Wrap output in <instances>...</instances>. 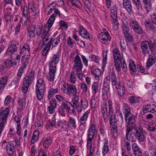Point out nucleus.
Masks as SVG:
<instances>
[{
    "instance_id": "f257e3e1",
    "label": "nucleus",
    "mask_w": 156,
    "mask_h": 156,
    "mask_svg": "<svg viewBox=\"0 0 156 156\" xmlns=\"http://www.w3.org/2000/svg\"><path fill=\"white\" fill-rule=\"evenodd\" d=\"M135 133L132 132L129 135V140L131 142H135L137 139L140 143H144L146 141V136L143 132L141 126H137L134 128Z\"/></svg>"
},
{
    "instance_id": "f03ea898",
    "label": "nucleus",
    "mask_w": 156,
    "mask_h": 156,
    "mask_svg": "<svg viewBox=\"0 0 156 156\" xmlns=\"http://www.w3.org/2000/svg\"><path fill=\"white\" fill-rule=\"evenodd\" d=\"M26 9L25 10V7H24L23 11V16L21 19L20 20L21 22L24 25H27V15L28 13L30 15V13H31L33 15L35 16L39 12L38 9L36 8L34 5L32 3H29L28 7H26Z\"/></svg>"
},
{
    "instance_id": "7ed1b4c3",
    "label": "nucleus",
    "mask_w": 156,
    "mask_h": 156,
    "mask_svg": "<svg viewBox=\"0 0 156 156\" xmlns=\"http://www.w3.org/2000/svg\"><path fill=\"white\" fill-rule=\"evenodd\" d=\"M56 16V15L55 13L52 14L49 18L47 23L44 27L42 35L44 43L45 41H47L49 39L48 33L55 21Z\"/></svg>"
},
{
    "instance_id": "20e7f679",
    "label": "nucleus",
    "mask_w": 156,
    "mask_h": 156,
    "mask_svg": "<svg viewBox=\"0 0 156 156\" xmlns=\"http://www.w3.org/2000/svg\"><path fill=\"white\" fill-rule=\"evenodd\" d=\"M17 48L16 45L11 44L8 47L5 53L6 55L10 56L11 58L16 59L18 62L20 58L19 54H17Z\"/></svg>"
},
{
    "instance_id": "39448f33",
    "label": "nucleus",
    "mask_w": 156,
    "mask_h": 156,
    "mask_svg": "<svg viewBox=\"0 0 156 156\" xmlns=\"http://www.w3.org/2000/svg\"><path fill=\"white\" fill-rule=\"evenodd\" d=\"M110 117L109 122L110 126H115L117 125V122L118 120L119 117L122 120H123L122 114L118 107H116L115 114L112 113L109 115Z\"/></svg>"
},
{
    "instance_id": "423d86ee",
    "label": "nucleus",
    "mask_w": 156,
    "mask_h": 156,
    "mask_svg": "<svg viewBox=\"0 0 156 156\" xmlns=\"http://www.w3.org/2000/svg\"><path fill=\"white\" fill-rule=\"evenodd\" d=\"M129 25L130 28L137 34H142L144 33L143 29L136 20L130 19Z\"/></svg>"
},
{
    "instance_id": "0eeeda50",
    "label": "nucleus",
    "mask_w": 156,
    "mask_h": 156,
    "mask_svg": "<svg viewBox=\"0 0 156 156\" xmlns=\"http://www.w3.org/2000/svg\"><path fill=\"white\" fill-rule=\"evenodd\" d=\"M2 147L5 149L7 152L9 156L13 155L14 151V147L13 145L5 140H3L1 143Z\"/></svg>"
},
{
    "instance_id": "6e6552de",
    "label": "nucleus",
    "mask_w": 156,
    "mask_h": 156,
    "mask_svg": "<svg viewBox=\"0 0 156 156\" xmlns=\"http://www.w3.org/2000/svg\"><path fill=\"white\" fill-rule=\"evenodd\" d=\"M73 68L76 72H81L83 68V65L80 57L76 55L74 60Z\"/></svg>"
},
{
    "instance_id": "1a4fd4ad",
    "label": "nucleus",
    "mask_w": 156,
    "mask_h": 156,
    "mask_svg": "<svg viewBox=\"0 0 156 156\" xmlns=\"http://www.w3.org/2000/svg\"><path fill=\"white\" fill-rule=\"evenodd\" d=\"M97 133V130L96 125L94 123H90L87 131V139L93 140Z\"/></svg>"
},
{
    "instance_id": "9d476101",
    "label": "nucleus",
    "mask_w": 156,
    "mask_h": 156,
    "mask_svg": "<svg viewBox=\"0 0 156 156\" xmlns=\"http://www.w3.org/2000/svg\"><path fill=\"white\" fill-rule=\"evenodd\" d=\"M9 112V107H6L4 110L0 111V123L6 124Z\"/></svg>"
},
{
    "instance_id": "9b49d317",
    "label": "nucleus",
    "mask_w": 156,
    "mask_h": 156,
    "mask_svg": "<svg viewBox=\"0 0 156 156\" xmlns=\"http://www.w3.org/2000/svg\"><path fill=\"white\" fill-rule=\"evenodd\" d=\"M49 73L47 75V78L48 81L53 82L56 71V66L49 65Z\"/></svg>"
},
{
    "instance_id": "f8f14e48",
    "label": "nucleus",
    "mask_w": 156,
    "mask_h": 156,
    "mask_svg": "<svg viewBox=\"0 0 156 156\" xmlns=\"http://www.w3.org/2000/svg\"><path fill=\"white\" fill-rule=\"evenodd\" d=\"M98 38L99 41L105 45L108 44L109 42L111 41L112 37L110 36L105 35L103 34L102 32L99 33L98 35Z\"/></svg>"
},
{
    "instance_id": "ddd939ff",
    "label": "nucleus",
    "mask_w": 156,
    "mask_h": 156,
    "mask_svg": "<svg viewBox=\"0 0 156 156\" xmlns=\"http://www.w3.org/2000/svg\"><path fill=\"white\" fill-rule=\"evenodd\" d=\"M151 41H148L147 40H144L142 41L140 44L142 53L145 55L149 52L148 48Z\"/></svg>"
},
{
    "instance_id": "4468645a",
    "label": "nucleus",
    "mask_w": 156,
    "mask_h": 156,
    "mask_svg": "<svg viewBox=\"0 0 156 156\" xmlns=\"http://www.w3.org/2000/svg\"><path fill=\"white\" fill-rule=\"evenodd\" d=\"M90 112V110L86 111L80 118L79 120V127H80L82 125L84 126L86 124V121L88 119Z\"/></svg>"
},
{
    "instance_id": "2eb2a0df",
    "label": "nucleus",
    "mask_w": 156,
    "mask_h": 156,
    "mask_svg": "<svg viewBox=\"0 0 156 156\" xmlns=\"http://www.w3.org/2000/svg\"><path fill=\"white\" fill-rule=\"evenodd\" d=\"M136 116L133 115L125 118L126 126L134 127L136 125Z\"/></svg>"
},
{
    "instance_id": "dca6fc26",
    "label": "nucleus",
    "mask_w": 156,
    "mask_h": 156,
    "mask_svg": "<svg viewBox=\"0 0 156 156\" xmlns=\"http://www.w3.org/2000/svg\"><path fill=\"white\" fill-rule=\"evenodd\" d=\"M80 105L78 106L77 112L80 113L82 112L83 109H85L88 107L89 105L88 101L86 98H82L80 99Z\"/></svg>"
},
{
    "instance_id": "f3484780",
    "label": "nucleus",
    "mask_w": 156,
    "mask_h": 156,
    "mask_svg": "<svg viewBox=\"0 0 156 156\" xmlns=\"http://www.w3.org/2000/svg\"><path fill=\"white\" fill-rule=\"evenodd\" d=\"M78 27L79 28L78 31L80 35L83 38L90 41V34L81 25H79Z\"/></svg>"
},
{
    "instance_id": "a211bd4d",
    "label": "nucleus",
    "mask_w": 156,
    "mask_h": 156,
    "mask_svg": "<svg viewBox=\"0 0 156 156\" xmlns=\"http://www.w3.org/2000/svg\"><path fill=\"white\" fill-rule=\"evenodd\" d=\"M58 128L62 131H68L69 129V125L64 121L59 120L57 122Z\"/></svg>"
},
{
    "instance_id": "6ab92c4d",
    "label": "nucleus",
    "mask_w": 156,
    "mask_h": 156,
    "mask_svg": "<svg viewBox=\"0 0 156 156\" xmlns=\"http://www.w3.org/2000/svg\"><path fill=\"white\" fill-rule=\"evenodd\" d=\"M32 81L25 77L23 79V84L22 86V91L24 94L26 93L28 90L29 86L30 85Z\"/></svg>"
},
{
    "instance_id": "aec40b11",
    "label": "nucleus",
    "mask_w": 156,
    "mask_h": 156,
    "mask_svg": "<svg viewBox=\"0 0 156 156\" xmlns=\"http://www.w3.org/2000/svg\"><path fill=\"white\" fill-rule=\"evenodd\" d=\"M132 150L135 156H141L142 151L137 144L134 143L132 145Z\"/></svg>"
},
{
    "instance_id": "412c9836",
    "label": "nucleus",
    "mask_w": 156,
    "mask_h": 156,
    "mask_svg": "<svg viewBox=\"0 0 156 156\" xmlns=\"http://www.w3.org/2000/svg\"><path fill=\"white\" fill-rule=\"evenodd\" d=\"M143 111L144 113L147 112L154 113L156 112V106L154 104H148L143 107Z\"/></svg>"
},
{
    "instance_id": "4be33fe9",
    "label": "nucleus",
    "mask_w": 156,
    "mask_h": 156,
    "mask_svg": "<svg viewBox=\"0 0 156 156\" xmlns=\"http://www.w3.org/2000/svg\"><path fill=\"white\" fill-rule=\"evenodd\" d=\"M67 91L68 94L73 95H76L77 93L76 88L75 85L67 83Z\"/></svg>"
},
{
    "instance_id": "5701e85b",
    "label": "nucleus",
    "mask_w": 156,
    "mask_h": 156,
    "mask_svg": "<svg viewBox=\"0 0 156 156\" xmlns=\"http://www.w3.org/2000/svg\"><path fill=\"white\" fill-rule=\"evenodd\" d=\"M70 105H71L70 102L66 100H64L60 106L63 107L65 109H66L70 114H73L75 112V110L73 108L71 109Z\"/></svg>"
},
{
    "instance_id": "b1692460",
    "label": "nucleus",
    "mask_w": 156,
    "mask_h": 156,
    "mask_svg": "<svg viewBox=\"0 0 156 156\" xmlns=\"http://www.w3.org/2000/svg\"><path fill=\"white\" fill-rule=\"evenodd\" d=\"M12 59L11 60H6L3 63L2 65L5 68H9L12 66H16L17 63V62L16 61L15 59H13V58H12Z\"/></svg>"
},
{
    "instance_id": "393cba45",
    "label": "nucleus",
    "mask_w": 156,
    "mask_h": 156,
    "mask_svg": "<svg viewBox=\"0 0 156 156\" xmlns=\"http://www.w3.org/2000/svg\"><path fill=\"white\" fill-rule=\"evenodd\" d=\"M156 61V57L154 54L150 55L147 59L146 63V67L147 68L152 66L154 64Z\"/></svg>"
},
{
    "instance_id": "a878e982",
    "label": "nucleus",
    "mask_w": 156,
    "mask_h": 156,
    "mask_svg": "<svg viewBox=\"0 0 156 156\" xmlns=\"http://www.w3.org/2000/svg\"><path fill=\"white\" fill-rule=\"evenodd\" d=\"M123 6L130 13L133 12L132 5L129 0H123Z\"/></svg>"
},
{
    "instance_id": "bb28decb",
    "label": "nucleus",
    "mask_w": 156,
    "mask_h": 156,
    "mask_svg": "<svg viewBox=\"0 0 156 156\" xmlns=\"http://www.w3.org/2000/svg\"><path fill=\"white\" fill-rule=\"evenodd\" d=\"M73 97L72 99L71 103V105L74 109H76L77 111L78 106L79 105V97L76 95H73Z\"/></svg>"
},
{
    "instance_id": "cd10ccee",
    "label": "nucleus",
    "mask_w": 156,
    "mask_h": 156,
    "mask_svg": "<svg viewBox=\"0 0 156 156\" xmlns=\"http://www.w3.org/2000/svg\"><path fill=\"white\" fill-rule=\"evenodd\" d=\"M26 100L24 98H19L18 102L17 112L21 113L25 107Z\"/></svg>"
},
{
    "instance_id": "c85d7f7f",
    "label": "nucleus",
    "mask_w": 156,
    "mask_h": 156,
    "mask_svg": "<svg viewBox=\"0 0 156 156\" xmlns=\"http://www.w3.org/2000/svg\"><path fill=\"white\" fill-rule=\"evenodd\" d=\"M114 60H121V55L119 50L116 47L114 48L112 50Z\"/></svg>"
},
{
    "instance_id": "c756f323",
    "label": "nucleus",
    "mask_w": 156,
    "mask_h": 156,
    "mask_svg": "<svg viewBox=\"0 0 156 156\" xmlns=\"http://www.w3.org/2000/svg\"><path fill=\"white\" fill-rule=\"evenodd\" d=\"M53 138L50 136H46L44 139L43 147L46 148H48L49 146L51 145L52 142Z\"/></svg>"
},
{
    "instance_id": "7c9ffc66",
    "label": "nucleus",
    "mask_w": 156,
    "mask_h": 156,
    "mask_svg": "<svg viewBox=\"0 0 156 156\" xmlns=\"http://www.w3.org/2000/svg\"><path fill=\"white\" fill-rule=\"evenodd\" d=\"M45 89L36 88V96L39 100H42L44 96Z\"/></svg>"
},
{
    "instance_id": "2f4dec72",
    "label": "nucleus",
    "mask_w": 156,
    "mask_h": 156,
    "mask_svg": "<svg viewBox=\"0 0 156 156\" xmlns=\"http://www.w3.org/2000/svg\"><path fill=\"white\" fill-rule=\"evenodd\" d=\"M30 48L27 43H25L22 47L20 52V54L23 53L27 57H29L30 55Z\"/></svg>"
},
{
    "instance_id": "473e14b6",
    "label": "nucleus",
    "mask_w": 156,
    "mask_h": 156,
    "mask_svg": "<svg viewBox=\"0 0 156 156\" xmlns=\"http://www.w3.org/2000/svg\"><path fill=\"white\" fill-rule=\"evenodd\" d=\"M103 144V146L102 148V152L103 156H105L108 152L109 151L108 146V141L107 139L105 138L104 139Z\"/></svg>"
},
{
    "instance_id": "72a5a7b5",
    "label": "nucleus",
    "mask_w": 156,
    "mask_h": 156,
    "mask_svg": "<svg viewBox=\"0 0 156 156\" xmlns=\"http://www.w3.org/2000/svg\"><path fill=\"white\" fill-rule=\"evenodd\" d=\"M59 56L58 54H55L53 55L52 60L50 62L49 65L51 66H56L59 61Z\"/></svg>"
},
{
    "instance_id": "f704fd0d",
    "label": "nucleus",
    "mask_w": 156,
    "mask_h": 156,
    "mask_svg": "<svg viewBox=\"0 0 156 156\" xmlns=\"http://www.w3.org/2000/svg\"><path fill=\"white\" fill-rule=\"evenodd\" d=\"M129 69L132 74L134 75L136 73V66L134 61L130 59L129 60Z\"/></svg>"
},
{
    "instance_id": "c9c22d12",
    "label": "nucleus",
    "mask_w": 156,
    "mask_h": 156,
    "mask_svg": "<svg viewBox=\"0 0 156 156\" xmlns=\"http://www.w3.org/2000/svg\"><path fill=\"white\" fill-rule=\"evenodd\" d=\"M60 37L61 35H59L54 39L51 38L48 44H50L51 47V45L53 47H55L60 42Z\"/></svg>"
},
{
    "instance_id": "e433bc0d",
    "label": "nucleus",
    "mask_w": 156,
    "mask_h": 156,
    "mask_svg": "<svg viewBox=\"0 0 156 156\" xmlns=\"http://www.w3.org/2000/svg\"><path fill=\"white\" fill-rule=\"evenodd\" d=\"M58 89L57 88H53L50 87L48 91V99L50 100L51 98L55 94L58 92Z\"/></svg>"
},
{
    "instance_id": "4c0bfd02",
    "label": "nucleus",
    "mask_w": 156,
    "mask_h": 156,
    "mask_svg": "<svg viewBox=\"0 0 156 156\" xmlns=\"http://www.w3.org/2000/svg\"><path fill=\"white\" fill-rule=\"evenodd\" d=\"M115 87L117 90L118 94L120 96H122L125 94V88L121 83H119V84L116 85Z\"/></svg>"
},
{
    "instance_id": "58836bf2",
    "label": "nucleus",
    "mask_w": 156,
    "mask_h": 156,
    "mask_svg": "<svg viewBox=\"0 0 156 156\" xmlns=\"http://www.w3.org/2000/svg\"><path fill=\"white\" fill-rule=\"evenodd\" d=\"M7 82V78L6 76L2 77L0 79V93L2 91Z\"/></svg>"
},
{
    "instance_id": "ea45409f",
    "label": "nucleus",
    "mask_w": 156,
    "mask_h": 156,
    "mask_svg": "<svg viewBox=\"0 0 156 156\" xmlns=\"http://www.w3.org/2000/svg\"><path fill=\"white\" fill-rule=\"evenodd\" d=\"M55 6H56V4H55L54 1L47 5L46 9L47 14L49 15L51 14L54 10Z\"/></svg>"
},
{
    "instance_id": "a19ab883",
    "label": "nucleus",
    "mask_w": 156,
    "mask_h": 156,
    "mask_svg": "<svg viewBox=\"0 0 156 156\" xmlns=\"http://www.w3.org/2000/svg\"><path fill=\"white\" fill-rule=\"evenodd\" d=\"M36 88L45 89V84L43 79L40 78L37 80Z\"/></svg>"
},
{
    "instance_id": "79ce46f5",
    "label": "nucleus",
    "mask_w": 156,
    "mask_h": 156,
    "mask_svg": "<svg viewBox=\"0 0 156 156\" xmlns=\"http://www.w3.org/2000/svg\"><path fill=\"white\" fill-rule=\"evenodd\" d=\"M39 131L36 130L34 131L31 139V143L33 144L37 141L39 138Z\"/></svg>"
},
{
    "instance_id": "37998d69",
    "label": "nucleus",
    "mask_w": 156,
    "mask_h": 156,
    "mask_svg": "<svg viewBox=\"0 0 156 156\" xmlns=\"http://www.w3.org/2000/svg\"><path fill=\"white\" fill-rule=\"evenodd\" d=\"M14 102V100L13 98L10 95H8L5 99L4 104L5 106L11 105L13 104Z\"/></svg>"
},
{
    "instance_id": "c03bdc74",
    "label": "nucleus",
    "mask_w": 156,
    "mask_h": 156,
    "mask_svg": "<svg viewBox=\"0 0 156 156\" xmlns=\"http://www.w3.org/2000/svg\"><path fill=\"white\" fill-rule=\"evenodd\" d=\"M133 4L136 6L137 11L139 13H141L142 7L140 0H132Z\"/></svg>"
},
{
    "instance_id": "a18cd8bd",
    "label": "nucleus",
    "mask_w": 156,
    "mask_h": 156,
    "mask_svg": "<svg viewBox=\"0 0 156 156\" xmlns=\"http://www.w3.org/2000/svg\"><path fill=\"white\" fill-rule=\"evenodd\" d=\"M99 104V102L96 98L94 96L92 97L91 99V106L92 108H97Z\"/></svg>"
},
{
    "instance_id": "49530a36",
    "label": "nucleus",
    "mask_w": 156,
    "mask_h": 156,
    "mask_svg": "<svg viewBox=\"0 0 156 156\" xmlns=\"http://www.w3.org/2000/svg\"><path fill=\"white\" fill-rule=\"evenodd\" d=\"M36 26H34L30 27L28 30V35L30 37L32 38L35 36Z\"/></svg>"
},
{
    "instance_id": "de8ad7c7",
    "label": "nucleus",
    "mask_w": 156,
    "mask_h": 156,
    "mask_svg": "<svg viewBox=\"0 0 156 156\" xmlns=\"http://www.w3.org/2000/svg\"><path fill=\"white\" fill-rule=\"evenodd\" d=\"M108 115H110L114 112L113 104L112 101L110 99L108 101Z\"/></svg>"
},
{
    "instance_id": "09e8293b",
    "label": "nucleus",
    "mask_w": 156,
    "mask_h": 156,
    "mask_svg": "<svg viewBox=\"0 0 156 156\" xmlns=\"http://www.w3.org/2000/svg\"><path fill=\"white\" fill-rule=\"evenodd\" d=\"M29 57H27L26 55L23 56L22 58L23 64L20 69L24 70V69L26 67L27 64L29 62Z\"/></svg>"
},
{
    "instance_id": "8fccbe9b",
    "label": "nucleus",
    "mask_w": 156,
    "mask_h": 156,
    "mask_svg": "<svg viewBox=\"0 0 156 156\" xmlns=\"http://www.w3.org/2000/svg\"><path fill=\"white\" fill-rule=\"evenodd\" d=\"M99 90L98 83L97 82H94L92 86V93L93 96H95Z\"/></svg>"
},
{
    "instance_id": "3c124183",
    "label": "nucleus",
    "mask_w": 156,
    "mask_h": 156,
    "mask_svg": "<svg viewBox=\"0 0 156 156\" xmlns=\"http://www.w3.org/2000/svg\"><path fill=\"white\" fill-rule=\"evenodd\" d=\"M117 126H110L111 129V135L114 138H116L118 136L117 132Z\"/></svg>"
},
{
    "instance_id": "603ef678",
    "label": "nucleus",
    "mask_w": 156,
    "mask_h": 156,
    "mask_svg": "<svg viewBox=\"0 0 156 156\" xmlns=\"http://www.w3.org/2000/svg\"><path fill=\"white\" fill-rule=\"evenodd\" d=\"M145 26L146 28L149 29L154 32L156 31V26L154 25L151 22L147 21L145 23Z\"/></svg>"
},
{
    "instance_id": "864d4df0",
    "label": "nucleus",
    "mask_w": 156,
    "mask_h": 156,
    "mask_svg": "<svg viewBox=\"0 0 156 156\" xmlns=\"http://www.w3.org/2000/svg\"><path fill=\"white\" fill-rule=\"evenodd\" d=\"M113 66L118 73L121 72L120 60H114Z\"/></svg>"
},
{
    "instance_id": "5fc2aeb1",
    "label": "nucleus",
    "mask_w": 156,
    "mask_h": 156,
    "mask_svg": "<svg viewBox=\"0 0 156 156\" xmlns=\"http://www.w3.org/2000/svg\"><path fill=\"white\" fill-rule=\"evenodd\" d=\"M101 111L103 115L106 117V115H108V113L107 104H101Z\"/></svg>"
},
{
    "instance_id": "6e6d98bb",
    "label": "nucleus",
    "mask_w": 156,
    "mask_h": 156,
    "mask_svg": "<svg viewBox=\"0 0 156 156\" xmlns=\"http://www.w3.org/2000/svg\"><path fill=\"white\" fill-rule=\"evenodd\" d=\"M50 48V44L47 43L45 47L42 51L41 53L43 56H45L47 55Z\"/></svg>"
},
{
    "instance_id": "4d7b16f0",
    "label": "nucleus",
    "mask_w": 156,
    "mask_h": 156,
    "mask_svg": "<svg viewBox=\"0 0 156 156\" xmlns=\"http://www.w3.org/2000/svg\"><path fill=\"white\" fill-rule=\"evenodd\" d=\"M76 75L74 72L72 71L71 72L69 76V80L72 83L75 84L76 82L77 79Z\"/></svg>"
},
{
    "instance_id": "13d9d810",
    "label": "nucleus",
    "mask_w": 156,
    "mask_h": 156,
    "mask_svg": "<svg viewBox=\"0 0 156 156\" xmlns=\"http://www.w3.org/2000/svg\"><path fill=\"white\" fill-rule=\"evenodd\" d=\"M111 17H116L117 16V7L116 5L112 7L111 9Z\"/></svg>"
},
{
    "instance_id": "bf43d9fd",
    "label": "nucleus",
    "mask_w": 156,
    "mask_h": 156,
    "mask_svg": "<svg viewBox=\"0 0 156 156\" xmlns=\"http://www.w3.org/2000/svg\"><path fill=\"white\" fill-rule=\"evenodd\" d=\"M69 2L72 4V5L75 6L78 8L81 7V4L78 0H69L68 2L69 5H70L69 4Z\"/></svg>"
},
{
    "instance_id": "052dcab7",
    "label": "nucleus",
    "mask_w": 156,
    "mask_h": 156,
    "mask_svg": "<svg viewBox=\"0 0 156 156\" xmlns=\"http://www.w3.org/2000/svg\"><path fill=\"white\" fill-rule=\"evenodd\" d=\"M122 28L124 34L129 33V28L127 26V24L123 21L122 22Z\"/></svg>"
},
{
    "instance_id": "680f3d73",
    "label": "nucleus",
    "mask_w": 156,
    "mask_h": 156,
    "mask_svg": "<svg viewBox=\"0 0 156 156\" xmlns=\"http://www.w3.org/2000/svg\"><path fill=\"white\" fill-rule=\"evenodd\" d=\"M155 40H154L153 42L151 41L149 46V48L152 53L156 52V45H155Z\"/></svg>"
},
{
    "instance_id": "e2e57ef3",
    "label": "nucleus",
    "mask_w": 156,
    "mask_h": 156,
    "mask_svg": "<svg viewBox=\"0 0 156 156\" xmlns=\"http://www.w3.org/2000/svg\"><path fill=\"white\" fill-rule=\"evenodd\" d=\"M112 18V24L114 29L117 30L118 29L119 24L117 21V17H111Z\"/></svg>"
},
{
    "instance_id": "0e129e2a",
    "label": "nucleus",
    "mask_w": 156,
    "mask_h": 156,
    "mask_svg": "<svg viewBox=\"0 0 156 156\" xmlns=\"http://www.w3.org/2000/svg\"><path fill=\"white\" fill-rule=\"evenodd\" d=\"M140 99V98L139 97L132 96L129 99V103L131 104L138 103L139 102Z\"/></svg>"
},
{
    "instance_id": "69168bd1",
    "label": "nucleus",
    "mask_w": 156,
    "mask_h": 156,
    "mask_svg": "<svg viewBox=\"0 0 156 156\" xmlns=\"http://www.w3.org/2000/svg\"><path fill=\"white\" fill-rule=\"evenodd\" d=\"M148 129L152 132L156 131V122L150 123L148 125Z\"/></svg>"
},
{
    "instance_id": "338daca9",
    "label": "nucleus",
    "mask_w": 156,
    "mask_h": 156,
    "mask_svg": "<svg viewBox=\"0 0 156 156\" xmlns=\"http://www.w3.org/2000/svg\"><path fill=\"white\" fill-rule=\"evenodd\" d=\"M91 72L92 74L95 75L98 78L99 77V76L100 75L101 73V71L98 68H92L91 69Z\"/></svg>"
},
{
    "instance_id": "774afa93",
    "label": "nucleus",
    "mask_w": 156,
    "mask_h": 156,
    "mask_svg": "<svg viewBox=\"0 0 156 156\" xmlns=\"http://www.w3.org/2000/svg\"><path fill=\"white\" fill-rule=\"evenodd\" d=\"M148 150L151 156H156V149L154 146L149 147Z\"/></svg>"
}]
</instances>
